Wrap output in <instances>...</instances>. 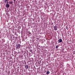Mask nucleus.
<instances>
[{"label":"nucleus","instance_id":"obj_1","mask_svg":"<svg viewBox=\"0 0 75 75\" xmlns=\"http://www.w3.org/2000/svg\"><path fill=\"white\" fill-rule=\"evenodd\" d=\"M54 31H57L58 29V27L56 25L54 26Z\"/></svg>","mask_w":75,"mask_h":75},{"label":"nucleus","instance_id":"obj_2","mask_svg":"<svg viewBox=\"0 0 75 75\" xmlns=\"http://www.w3.org/2000/svg\"><path fill=\"white\" fill-rule=\"evenodd\" d=\"M58 42H59V43L62 42V39H59L58 40Z\"/></svg>","mask_w":75,"mask_h":75},{"label":"nucleus","instance_id":"obj_3","mask_svg":"<svg viewBox=\"0 0 75 75\" xmlns=\"http://www.w3.org/2000/svg\"><path fill=\"white\" fill-rule=\"evenodd\" d=\"M25 68H26V69H28V66L27 65H25Z\"/></svg>","mask_w":75,"mask_h":75},{"label":"nucleus","instance_id":"obj_4","mask_svg":"<svg viewBox=\"0 0 75 75\" xmlns=\"http://www.w3.org/2000/svg\"><path fill=\"white\" fill-rule=\"evenodd\" d=\"M16 46L17 47H21V45L20 44H18V45H16Z\"/></svg>","mask_w":75,"mask_h":75},{"label":"nucleus","instance_id":"obj_5","mask_svg":"<svg viewBox=\"0 0 75 75\" xmlns=\"http://www.w3.org/2000/svg\"><path fill=\"white\" fill-rule=\"evenodd\" d=\"M6 7H8H8H10V5L8 4H6Z\"/></svg>","mask_w":75,"mask_h":75},{"label":"nucleus","instance_id":"obj_6","mask_svg":"<svg viewBox=\"0 0 75 75\" xmlns=\"http://www.w3.org/2000/svg\"><path fill=\"white\" fill-rule=\"evenodd\" d=\"M50 72L49 71H47L46 74L47 75H48V74H50Z\"/></svg>","mask_w":75,"mask_h":75},{"label":"nucleus","instance_id":"obj_7","mask_svg":"<svg viewBox=\"0 0 75 75\" xmlns=\"http://www.w3.org/2000/svg\"><path fill=\"white\" fill-rule=\"evenodd\" d=\"M7 1H8V0H4V2L5 4L6 3V2H7Z\"/></svg>","mask_w":75,"mask_h":75},{"label":"nucleus","instance_id":"obj_8","mask_svg":"<svg viewBox=\"0 0 75 75\" xmlns=\"http://www.w3.org/2000/svg\"><path fill=\"white\" fill-rule=\"evenodd\" d=\"M13 2H12V1H10L9 2V3L11 4H13Z\"/></svg>","mask_w":75,"mask_h":75},{"label":"nucleus","instance_id":"obj_9","mask_svg":"<svg viewBox=\"0 0 75 75\" xmlns=\"http://www.w3.org/2000/svg\"><path fill=\"white\" fill-rule=\"evenodd\" d=\"M6 4H8V2H6Z\"/></svg>","mask_w":75,"mask_h":75},{"label":"nucleus","instance_id":"obj_10","mask_svg":"<svg viewBox=\"0 0 75 75\" xmlns=\"http://www.w3.org/2000/svg\"><path fill=\"white\" fill-rule=\"evenodd\" d=\"M17 37H16V38H16V39H17Z\"/></svg>","mask_w":75,"mask_h":75},{"label":"nucleus","instance_id":"obj_11","mask_svg":"<svg viewBox=\"0 0 75 75\" xmlns=\"http://www.w3.org/2000/svg\"><path fill=\"white\" fill-rule=\"evenodd\" d=\"M14 2H15V1H16V0H14Z\"/></svg>","mask_w":75,"mask_h":75},{"label":"nucleus","instance_id":"obj_12","mask_svg":"<svg viewBox=\"0 0 75 75\" xmlns=\"http://www.w3.org/2000/svg\"><path fill=\"white\" fill-rule=\"evenodd\" d=\"M56 48H58V47H56Z\"/></svg>","mask_w":75,"mask_h":75},{"label":"nucleus","instance_id":"obj_13","mask_svg":"<svg viewBox=\"0 0 75 75\" xmlns=\"http://www.w3.org/2000/svg\"><path fill=\"white\" fill-rule=\"evenodd\" d=\"M62 52L63 51V50H62Z\"/></svg>","mask_w":75,"mask_h":75},{"label":"nucleus","instance_id":"obj_14","mask_svg":"<svg viewBox=\"0 0 75 75\" xmlns=\"http://www.w3.org/2000/svg\"><path fill=\"white\" fill-rule=\"evenodd\" d=\"M18 48V47H16L17 48Z\"/></svg>","mask_w":75,"mask_h":75},{"label":"nucleus","instance_id":"obj_15","mask_svg":"<svg viewBox=\"0 0 75 75\" xmlns=\"http://www.w3.org/2000/svg\"><path fill=\"white\" fill-rule=\"evenodd\" d=\"M56 47H57V46H56Z\"/></svg>","mask_w":75,"mask_h":75}]
</instances>
